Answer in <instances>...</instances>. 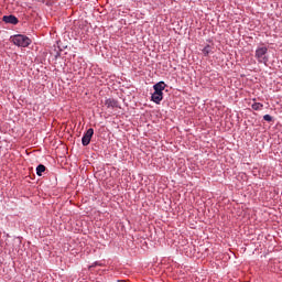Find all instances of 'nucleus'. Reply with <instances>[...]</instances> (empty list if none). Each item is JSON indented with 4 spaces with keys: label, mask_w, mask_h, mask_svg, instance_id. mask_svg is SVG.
Here are the masks:
<instances>
[{
    "label": "nucleus",
    "mask_w": 282,
    "mask_h": 282,
    "mask_svg": "<svg viewBox=\"0 0 282 282\" xmlns=\"http://www.w3.org/2000/svg\"><path fill=\"white\" fill-rule=\"evenodd\" d=\"M43 173H45V165L40 164L36 167V175H39V177H41L43 175Z\"/></svg>",
    "instance_id": "obj_8"
},
{
    "label": "nucleus",
    "mask_w": 282,
    "mask_h": 282,
    "mask_svg": "<svg viewBox=\"0 0 282 282\" xmlns=\"http://www.w3.org/2000/svg\"><path fill=\"white\" fill-rule=\"evenodd\" d=\"M265 54H268V47L262 46V47H258L256 50V58L259 61V63H268V56H265Z\"/></svg>",
    "instance_id": "obj_2"
},
{
    "label": "nucleus",
    "mask_w": 282,
    "mask_h": 282,
    "mask_svg": "<svg viewBox=\"0 0 282 282\" xmlns=\"http://www.w3.org/2000/svg\"><path fill=\"white\" fill-rule=\"evenodd\" d=\"M210 52H213V48L210 47V45H207L203 48L204 56H208V54H210Z\"/></svg>",
    "instance_id": "obj_10"
},
{
    "label": "nucleus",
    "mask_w": 282,
    "mask_h": 282,
    "mask_svg": "<svg viewBox=\"0 0 282 282\" xmlns=\"http://www.w3.org/2000/svg\"><path fill=\"white\" fill-rule=\"evenodd\" d=\"M263 120H265L267 122H272V116H270V115H264V116H263Z\"/></svg>",
    "instance_id": "obj_11"
},
{
    "label": "nucleus",
    "mask_w": 282,
    "mask_h": 282,
    "mask_svg": "<svg viewBox=\"0 0 282 282\" xmlns=\"http://www.w3.org/2000/svg\"><path fill=\"white\" fill-rule=\"evenodd\" d=\"M11 43L15 44L18 47H28L32 43V40L25 35L18 34L11 36Z\"/></svg>",
    "instance_id": "obj_1"
},
{
    "label": "nucleus",
    "mask_w": 282,
    "mask_h": 282,
    "mask_svg": "<svg viewBox=\"0 0 282 282\" xmlns=\"http://www.w3.org/2000/svg\"><path fill=\"white\" fill-rule=\"evenodd\" d=\"M251 108L253 109V111H261V109H263V104L254 102L252 104Z\"/></svg>",
    "instance_id": "obj_9"
},
{
    "label": "nucleus",
    "mask_w": 282,
    "mask_h": 282,
    "mask_svg": "<svg viewBox=\"0 0 282 282\" xmlns=\"http://www.w3.org/2000/svg\"><path fill=\"white\" fill-rule=\"evenodd\" d=\"M2 21H4V23H11V25H17V23H19V19L14 15H4Z\"/></svg>",
    "instance_id": "obj_6"
},
{
    "label": "nucleus",
    "mask_w": 282,
    "mask_h": 282,
    "mask_svg": "<svg viewBox=\"0 0 282 282\" xmlns=\"http://www.w3.org/2000/svg\"><path fill=\"white\" fill-rule=\"evenodd\" d=\"M154 94H161V96H164L163 89H166V84L164 82H159L153 86Z\"/></svg>",
    "instance_id": "obj_5"
},
{
    "label": "nucleus",
    "mask_w": 282,
    "mask_h": 282,
    "mask_svg": "<svg viewBox=\"0 0 282 282\" xmlns=\"http://www.w3.org/2000/svg\"><path fill=\"white\" fill-rule=\"evenodd\" d=\"M91 138H94V128L88 129L82 138L83 147H88L89 142H91Z\"/></svg>",
    "instance_id": "obj_3"
},
{
    "label": "nucleus",
    "mask_w": 282,
    "mask_h": 282,
    "mask_svg": "<svg viewBox=\"0 0 282 282\" xmlns=\"http://www.w3.org/2000/svg\"><path fill=\"white\" fill-rule=\"evenodd\" d=\"M164 99V96L162 94L153 93L151 96L152 102H155L156 105H160L162 100Z\"/></svg>",
    "instance_id": "obj_7"
},
{
    "label": "nucleus",
    "mask_w": 282,
    "mask_h": 282,
    "mask_svg": "<svg viewBox=\"0 0 282 282\" xmlns=\"http://www.w3.org/2000/svg\"><path fill=\"white\" fill-rule=\"evenodd\" d=\"M105 106L107 107V109H118L120 108V104L118 102V100L113 99V98H108L105 100Z\"/></svg>",
    "instance_id": "obj_4"
}]
</instances>
